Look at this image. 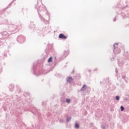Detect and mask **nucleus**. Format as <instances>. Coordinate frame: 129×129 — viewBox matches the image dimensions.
Instances as JSON below:
<instances>
[{"label":"nucleus","mask_w":129,"mask_h":129,"mask_svg":"<svg viewBox=\"0 0 129 129\" xmlns=\"http://www.w3.org/2000/svg\"><path fill=\"white\" fill-rule=\"evenodd\" d=\"M33 74L36 76H38V75H41L42 74L41 71L39 69V66L37 65V63H34L33 66Z\"/></svg>","instance_id":"obj_1"},{"label":"nucleus","mask_w":129,"mask_h":129,"mask_svg":"<svg viewBox=\"0 0 129 129\" xmlns=\"http://www.w3.org/2000/svg\"><path fill=\"white\" fill-rule=\"evenodd\" d=\"M8 28V32H9V33H12V34H13V33H16L18 31V26L16 25H10Z\"/></svg>","instance_id":"obj_2"},{"label":"nucleus","mask_w":129,"mask_h":129,"mask_svg":"<svg viewBox=\"0 0 129 129\" xmlns=\"http://www.w3.org/2000/svg\"><path fill=\"white\" fill-rule=\"evenodd\" d=\"M113 48V52L115 55H117V54H119V53L121 52V50H120V47L118 46V44H114Z\"/></svg>","instance_id":"obj_3"},{"label":"nucleus","mask_w":129,"mask_h":129,"mask_svg":"<svg viewBox=\"0 0 129 129\" xmlns=\"http://www.w3.org/2000/svg\"><path fill=\"white\" fill-rule=\"evenodd\" d=\"M35 9H36V10H37L38 12V14L39 15V17L41 20V21H44V18H43V17H42V16H41V14H40V12H42V11H43V10H44V8L42 7V6H35Z\"/></svg>","instance_id":"obj_4"},{"label":"nucleus","mask_w":129,"mask_h":129,"mask_svg":"<svg viewBox=\"0 0 129 129\" xmlns=\"http://www.w3.org/2000/svg\"><path fill=\"white\" fill-rule=\"evenodd\" d=\"M17 40L18 42H19V43H24V42H25V37L22 35H20L18 37Z\"/></svg>","instance_id":"obj_5"},{"label":"nucleus","mask_w":129,"mask_h":129,"mask_svg":"<svg viewBox=\"0 0 129 129\" xmlns=\"http://www.w3.org/2000/svg\"><path fill=\"white\" fill-rule=\"evenodd\" d=\"M69 54V51L68 50H64L63 52V54L61 57V60H63V59H65V58L67 57V55Z\"/></svg>","instance_id":"obj_6"},{"label":"nucleus","mask_w":129,"mask_h":129,"mask_svg":"<svg viewBox=\"0 0 129 129\" xmlns=\"http://www.w3.org/2000/svg\"><path fill=\"white\" fill-rule=\"evenodd\" d=\"M2 36H6V37H9V36H10V35H12V33L9 32L8 30V32L7 31H4L2 33Z\"/></svg>","instance_id":"obj_7"},{"label":"nucleus","mask_w":129,"mask_h":129,"mask_svg":"<svg viewBox=\"0 0 129 129\" xmlns=\"http://www.w3.org/2000/svg\"><path fill=\"white\" fill-rule=\"evenodd\" d=\"M59 39H67V36H66V35L61 33L59 35Z\"/></svg>","instance_id":"obj_8"},{"label":"nucleus","mask_w":129,"mask_h":129,"mask_svg":"<svg viewBox=\"0 0 129 129\" xmlns=\"http://www.w3.org/2000/svg\"><path fill=\"white\" fill-rule=\"evenodd\" d=\"M66 80L67 82L71 83V82H72V81H73V79L72 78V77H68L66 78Z\"/></svg>","instance_id":"obj_9"},{"label":"nucleus","mask_w":129,"mask_h":129,"mask_svg":"<svg viewBox=\"0 0 129 129\" xmlns=\"http://www.w3.org/2000/svg\"><path fill=\"white\" fill-rule=\"evenodd\" d=\"M87 86H86V84H85L83 86V87L81 88L80 91L82 92V91H85V89H86V87Z\"/></svg>","instance_id":"obj_10"},{"label":"nucleus","mask_w":129,"mask_h":129,"mask_svg":"<svg viewBox=\"0 0 129 129\" xmlns=\"http://www.w3.org/2000/svg\"><path fill=\"white\" fill-rule=\"evenodd\" d=\"M85 92L86 93H89V92H90V88L87 86V87H86V89L85 90Z\"/></svg>","instance_id":"obj_11"},{"label":"nucleus","mask_w":129,"mask_h":129,"mask_svg":"<svg viewBox=\"0 0 129 129\" xmlns=\"http://www.w3.org/2000/svg\"><path fill=\"white\" fill-rule=\"evenodd\" d=\"M9 89L10 91H14V85H10L9 86Z\"/></svg>","instance_id":"obj_12"},{"label":"nucleus","mask_w":129,"mask_h":129,"mask_svg":"<svg viewBox=\"0 0 129 129\" xmlns=\"http://www.w3.org/2000/svg\"><path fill=\"white\" fill-rule=\"evenodd\" d=\"M118 8H119V9H120V10H123V9H124V8H125V6L122 7V6H121V4H119V5L118 6Z\"/></svg>","instance_id":"obj_13"},{"label":"nucleus","mask_w":129,"mask_h":129,"mask_svg":"<svg viewBox=\"0 0 129 129\" xmlns=\"http://www.w3.org/2000/svg\"><path fill=\"white\" fill-rule=\"evenodd\" d=\"M122 19H125V18H128L129 17V14L127 15V16L124 15L123 14H121Z\"/></svg>","instance_id":"obj_14"},{"label":"nucleus","mask_w":129,"mask_h":129,"mask_svg":"<svg viewBox=\"0 0 129 129\" xmlns=\"http://www.w3.org/2000/svg\"><path fill=\"white\" fill-rule=\"evenodd\" d=\"M118 64L119 66H120V67L123 65V61H118Z\"/></svg>","instance_id":"obj_15"},{"label":"nucleus","mask_w":129,"mask_h":129,"mask_svg":"<svg viewBox=\"0 0 129 129\" xmlns=\"http://www.w3.org/2000/svg\"><path fill=\"white\" fill-rule=\"evenodd\" d=\"M71 120V116L68 117V115H67V122H69Z\"/></svg>","instance_id":"obj_16"},{"label":"nucleus","mask_w":129,"mask_h":129,"mask_svg":"<svg viewBox=\"0 0 129 129\" xmlns=\"http://www.w3.org/2000/svg\"><path fill=\"white\" fill-rule=\"evenodd\" d=\"M17 90L19 93H21V88L19 86H17Z\"/></svg>","instance_id":"obj_17"},{"label":"nucleus","mask_w":129,"mask_h":129,"mask_svg":"<svg viewBox=\"0 0 129 129\" xmlns=\"http://www.w3.org/2000/svg\"><path fill=\"white\" fill-rule=\"evenodd\" d=\"M52 59H53V57H52V56L48 58V63H50V62H52Z\"/></svg>","instance_id":"obj_18"},{"label":"nucleus","mask_w":129,"mask_h":129,"mask_svg":"<svg viewBox=\"0 0 129 129\" xmlns=\"http://www.w3.org/2000/svg\"><path fill=\"white\" fill-rule=\"evenodd\" d=\"M79 126H80L79 123H75V127L76 128H78L79 127Z\"/></svg>","instance_id":"obj_19"},{"label":"nucleus","mask_w":129,"mask_h":129,"mask_svg":"<svg viewBox=\"0 0 129 129\" xmlns=\"http://www.w3.org/2000/svg\"><path fill=\"white\" fill-rule=\"evenodd\" d=\"M124 56L127 57V56H128V52L127 51H125L123 53Z\"/></svg>","instance_id":"obj_20"},{"label":"nucleus","mask_w":129,"mask_h":129,"mask_svg":"<svg viewBox=\"0 0 129 129\" xmlns=\"http://www.w3.org/2000/svg\"><path fill=\"white\" fill-rule=\"evenodd\" d=\"M71 101V100L70 99L67 98L66 100V102L67 103H70Z\"/></svg>","instance_id":"obj_21"},{"label":"nucleus","mask_w":129,"mask_h":129,"mask_svg":"<svg viewBox=\"0 0 129 129\" xmlns=\"http://www.w3.org/2000/svg\"><path fill=\"white\" fill-rule=\"evenodd\" d=\"M33 110L35 111V113L37 114V113H38V110L37 109V108L36 107H33Z\"/></svg>","instance_id":"obj_22"},{"label":"nucleus","mask_w":129,"mask_h":129,"mask_svg":"<svg viewBox=\"0 0 129 129\" xmlns=\"http://www.w3.org/2000/svg\"><path fill=\"white\" fill-rule=\"evenodd\" d=\"M64 121H65V120L63 119H59V122H60V123H63V122H64Z\"/></svg>","instance_id":"obj_23"},{"label":"nucleus","mask_w":129,"mask_h":129,"mask_svg":"<svg viewBox=\"0 0 129 129\" xmlns=\"http://www.w3.org/2000/svg\"><path fill=\"white\" fill-rule=\"evenodd\" d=\"M120 109H121V111H123V110H124V107L121 106H120Z\"/></svg>","instance_id":"obj_24"},{"label":"nucleus","mask_w":129,"mask_h":129,"mask_svg":"<svg viewBox=\"0 0 129 129\" xmlns=\"http://www.w3.org/2000/svg\"><path fill=\"white\" fill-rule=\"evenodd\" d=\"M119 98H120L119 96H116L115 99L116 100H119Z\"/></svg>","instance_id":"obj_25"},{"label":"nucleus","mask_w":129,"mask_h":129,"mask_svg":"<svg viewBox=\"0 0 129 129\" xmlns=\"http://www.w3.org/2000/svg\"><path fill=\"white\" fill-rule=\"evenodd\" d=\"M39 3H40V4H41V5H42V0H37V4H39Z\"/></svg>","instance_id":"obj_26"},{"label":"nucleus","mask_w":129,"mask_h":129,"mask_svg":"<svg viewBox=\"0 0 129 129\" xmlns=\"http://www.w3.org/2000/svg\"><path fill=\"white\" fill-rule=\"evenodd\" d=\"M122 79H123L124 80H125V78H126L125 76H122Z\"/></svg>","instance_id":"obj_27"},{"label":"nucleus","mask_w":129,"mask_h":129,"mask_svg":"<svg viewBox=\"0 0 129 129\" xmlns=\"http://www.w3.org/2000/svg\"><path fill=\"white\" fill-rule=\"evenodd\" d=\"M126 111H127V112H129V106L126 107Z\"/></svg>","instance_id":"obj_28"},{"label":"nucleus","mask_w":129,"mask_h":129,"mask_svg":"<svg viewBox=\"0 0 129 129\" xmlns=\"http://www.w3.org/2000/svg\"><path fill=\"white\" fill-rule=\"evenodd\" d=\"M101 128H102V129H105V126H104V125H102V126H101Z\"/></svg>","instance_id":"obj_29"},{"label":"nucleus","mask_w":129,"mask_h":129,"mask_svg":"<svg viewBox=\"0 0 129 129\" xmlns=\"http://www.w3.org/2000/svg\"><path fill=\"white\" fill-rule=\"evenodd\" d=\"M124 100H125V101H127V100H128V98H127V97H125L124 98Z\"/></svg>","instance_id":"obj_30"},{"label":"nucleus","mask_w":129,"mask_h":129,"mask_svg":"<svg viewBox=\"0 0 129 129\" xmlns=\"http://www.w3.org/2000/svg\"><path fill=\"white\" fill-rule=\"evenodd\" d=\"M113 22H116V19L114 18L113 20Z\"/></svg>","instance_id":"obj_31"},{"label":"nucleus","mask_w":129,"mask_h":129,"mask_svg":"<svg viewBox=\"0 0 129 129\" xmlns=\"http://www.w3.org/2000/svg\"><path fill=\"white\" fill-rule=\"evenodd\" d=\"M118 70H117V69H116V70H115V72L116 73H117V72H118Z\"/></svg>","instance_id":"obj_32"},{"label":"nucleus","mask_w":129,"mask_h":129,"mask_svg":"<svg viewBox=\"0 0 129 129\" xmlns=\"http://www.w3.org/2000/svg\"><path fill=\"white\" fill-rule=\"evenodd\" d=\"M88 72H89V73H91V70H88Z\"/></svg>","instance_id":"obj_33"},{"label":"nucleus","mask_w":129,"mask_h":129,"mask_svg":"<svg viewBox=\"0 0 129 129\" xmlns=\"http://www.w3.org/2000/svg\"><path fill=\"white\" fill-rule=\"evenodd\" d=\"M2 70L1 68H0V74L2 73Z\"/></svg>","instance_id":"obj_34"},{"label":"nucleus","mask_w":129,"mask_h":129,"mask_svg":"<svg viewBox=\"0 0 129 129\" xmlns=\"http://www.w3.org/2000/svg\"><path fill=\"white\" fill-rule=\"evenodd\" d=\"M94 71H97V69H95L94 70Z\"/></svg>","instance_id":"obj_35"},{"label":"nucleus","mask_w":129,"mask_h":129,"mask_svg":"<svg viewBox=\"0 0 129 129\" xmlns=\"http://www.w3.org/2000/svg\"><path fill=\"white\" fill-rule=\"evenodd\" d=\"M8 22H9L8 20H6V24H8Z\"/></svg>","instance_id":"obj_36"},{"label":"nucleus","mask_w":129,"mask_h":129,"mask_svg":"<svg viewBox=\"0 0 129 129\" xmlns=\"http://www.w3.org/2000/svg\"><path fill=\"white\" fill-rule=\"evenodd\" d=\"M31 25H33V27H35V25H34V24L31 23Z\"/></svg>","instance_id":"obj_37"},{"label":"nucleus","mask_w":129,"mask_h":129,"mask_svg":"<svg viewBox=\"0 0 129 129\" xmlns=\"http://www.w3.org/2000/svg\"><path fill=\"white\" fill-rule=\"evenodd\" d=\"M74 72H75L74 70H73L72 71V73H74Z\"/></svg>","instance_id":"obj_38"},{"label":"nucleus","mask_w":129,"mask_h":129,"mask_svg":"<svg viewBox=\"0 0 129 129\" xmlns=\"http://www.w3.org/2000/svg\"><path fill=\"white\" fill-rule=\"evenodd\" d=\"M42 104H45V102H43Z\"/></svg>","instance_id":"obj_39"},{"label":"nucleus","mask_w":129,"mask_h":129,"mask_svg":"<svg viewBox=\"0 0 129 129\" xmlns=\"http://www.w3.org/2000/svg\"><path fill=\"white\" fill-rule=\"evenodd\" d=\"M28 94L29 95V93H28Z\"/></svg>","instance_id":"obj_40"},{"label":"nucleus","mask_w":129,"mask_h":129,"mask_svg":"<svg viewBox=\"0 0 129 129\" xmlns=\"http://www.w3.org/2000/svg\"><path fill=\"white\" fill-rule=\"evenodd\" d=\"M100 83H101V82H100Z\"/></svg>","instance_id":"obj_41"}]
</instances>
